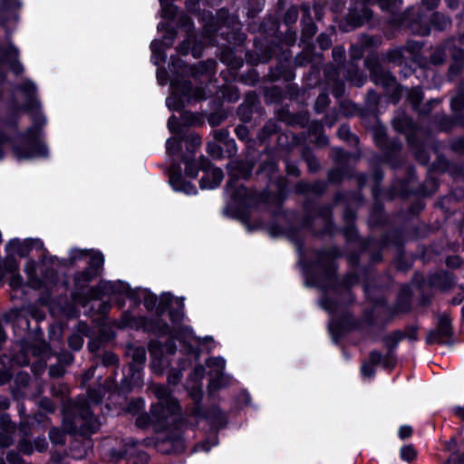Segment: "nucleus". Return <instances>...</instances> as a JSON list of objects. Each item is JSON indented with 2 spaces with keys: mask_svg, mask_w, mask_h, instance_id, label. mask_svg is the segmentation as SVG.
I'll return each mask as SVG.
<instances>
[{
  "mask_svg": "<svg viewBox=\"0 0 464 464\" xmlns=\"http://www.w3.org/2000/svg\"><path fill=\"white\" fill-rule=\"evenodd\" d=\"M152 391L159 401L151 407L150 420L160 428H165L169 423L176 420L180 411L179 405L168 388L155 385Z\"/></svg>",
  "mask_w": 464,
  "mask_h": 464,
  "instance_id": "obj_1",
  "label": "nucleus"
},
{
  "mask_svg": "<svg viewBox=\"0 0 464 464\" xmlns=\"http://www.w3.org/2000/svg\"><path fill=\"white\" fill-rule=\"evenodd\" d=\"M37 134V128H30L23 136V144L14 146L13 152L18 160H32L47 155V148L38 140Z\"/></svg>",
  "mask_w": 464,
  "mask_h": 464,
  "instance_id": "obj_2",
  "label": "nucleus"
},
{
  "mask_svg": "<svg viewBox=\"0 0 464 464\" xmlns=\"http://www.w3.org/2000/svg\"><path fill=\"white\" fill-rule=\"evenodd\" d=\"M72 426L75 430L79 429L82 434L92 433L99 429L100 424L90 411L88 402L82 401L77 404Z\"/></svg>",
  "mask_w": 464,
  "mask_h": 464,
  "instance_id": "obj_3",
  "label": "nucleus"
},
{
  "mask_svg": "<svg viewBox=\"0 0 464 464\" xmlns=\"http://www.w3.org/2000/svg\"><path fill=\"white\" fill-rule=\"evenodd\" d=\"M372 78L376 84H380L387 91L393 102L399 100L401 89L397 84L396 79L389 72L382 68H376L372 73Z\"/></svg>",
  "mask_w": 464,
  "mask_h": 464,
  "instance_id": "obj_4",
  "label": "nucleus"
},
{
  "mask_svg": "<svg viewBox=\"0 0 464 464\" xmlns=\"http://www.w3.org/2000/svg\"><path fill=\"white\" fill-rule=\"evenodd\" d=\"M372 12L365 5V0H356L355 6L347 14L348 25L355 28L363 24L372 17Z\"/></svg>",
  "mask_w": 464,
  "mask_h": 464,
  "instance_id": "obj_5",
  "label": "nucleus"
},
{
  "mask_svg": "<svg viewBox=\"0 0 464 464\" xmlns=\"http://www.w3.org/2000/svg\"><path fill=\"white\" fill-rule=\"evenodd\" d=\"M205 172V176L200 179V187L203 189L216 188L221 183L224 178L222 170L218 168L210 169L208 168Z\"/></svg>",
  "mask_w": 464,
  "mask_h": 464,
  "instance_id": "obj_6",
  "label": "nucleus"
},
{
  "mask_svg": "<svg viewBox=\"0 0 464 464\" xmlns=\"http://www.w3.org/2000/svg\"><path fill=\"white\" fill-rule=\"evenodd\" d=\"M205 375L203 366H196L188 381V387L191 390L192 396L196 399L199 397L201 392V381Z\"/></svg>",
  "mask_w": 464,
  "mask_h": 464,
  "instance_id": "obj_7",
  "label": "nucleus"
},
{
  "mask_svg": "<svg viewBox=\"0 0 464 464\" xmlns=\"http://www.w3.org/2000/svg\"><path fill=\"white\" fill-rule=\"evenodd\" d=\"M207 364L210 368V374L212 375L210 386L217 389L221 384L218 383L215 379H220L223 376L226 365L225 360L222 358H211L208 361Z\"/></svg>",
  "mask_w": 464,
  "mask_h": 464,
  "instance_id": "obj_8",
  "label": "nucleus"
},
{
  "mask_svg": "<svg viewBox=\"0 0 464 464\" xmlns=\"http://www.w3.org/2000/svg\"><path fill=\"white\" fill-rule=\"evenodd\" d=\"M451 334L450 320L447 315H442L440 318L438 332L430 334L428 337L429 343L442 342V337H448Z\"/></svg>",
  "mask_w": 464,
  "mask_h": 464,
  "instance_id": "obj_9",
  "label": "nucleus"
},
{
  "mask_svg": "<svg viewBox=\"0 0 464 464\" xmlns=\"http://www.w3.org/2000/svg\"><path fill=\"white\" fill-rule=\"evenodd\" d=\"M169 182L173 188L177 191H183L188 195L195 194L197 188L189 182L183 180L180 175L172 173L169 177Z\"/></svg>",
  "mask_w": 464,
  "mask_h": 464,
  "instance_id": "obj_10",
  "label": "nucleus"
},
{
  "mask_svg": "<svg viewBox=\"0 0 464 464\" xmlns=\"http://www.w3.org/2000/svg\"><path fill=\"white\" fill-rule=\"evenodd\" d=\"M210 163L205 158H200L198 162H187L185 172L190 178H196L198 175V168H200L204 171L209 168Z\"/></svg>",
  "mask_w": 464,
  "mask_h": 464,
  "instance_id": "obj_11",
  "label": "nucleus"
},
{
  "mask_svg": "<svg viewBox=\"0 0 464 464\" xmlns=\"http://www.w3.org/2000/svg\"><path fill=\"white\" fill-rule=\"evenodd\" d=\"M453 58L457 61L450 67V74L456 76L462 69V61L464 60V51L456 49L452 53Z\"/></svg>",
  "mask_w": 464,
  "mask_h": 464,
  "instance_id": "obj_12",
  "label": "nucleus"
},
{
  "mask_svg": "<svg viewBox=\"0 0 464 464\" xmlns=\"http://www.w3.org/2000/svg\"><path fill=\"white\" fill-rule=\"evenodd\" d=\"M150 353L153 356L152 362H151V368L153 371L157 373H161L163 372L164 368H167L169 365V362L165 358H159L157 356V351L152 348L150 350Z\"/></svg>",
  "mask_w": 464,
  "mask_h": 464,
  "instance_id": "obj_13",
  "label": "nucleus"
},
{
  "mask_svg": "<svg viewBox=\"0 0 464 464\" xmlns=\"http://www.w3.org/2000/svg\"><path fill=\"white\" fill-rule=\"evenodd\" d=\"M130 353L132 361L137 365H141L145 362L146 351L143 347H141V346L133 347L130 350Z\"/></svg>",
  "mask_w": 464,
  "mask_h": 464,
  "instance_id": "obj_14",
  "label": "nucleus"
},
{
  "mask_svg": "<svg viewBox=\"0 0 464 464\" xmlns=\"http://www.w3.org/2000/svg\"><path fill=\"white\" fill-rule=\"evenodd\" d=\"M167 152L169 154H176L181 150V142L177 138H170L166 143Z\"/></svg>",
  "mask_w": 464,
  "mask_h": 464,
  "instance_id": "obj_15",
  "label": "nucleus"
},
{
  "mask_svg": "<svg viewBox=\"0 0 464 464\" xmlns=\"http://www.w3.org/2000/svg\"><path fill=\"white\" fill-rule=\"evenodd\" d=\"M408 99L412 104L413 108L417 109L419 103L420 102L422 99V92L420 89H412L410 91Z\"/></svg>",
  "mask_w": 464,
  "mask_h": 464,
  "instance_id": "obj_16",
  "label": "nucleus"
},
{
  "mask_svg": "<svg viewBox=\"0 0 464 464\" xmlns=\"http://www.w3.org/2000/svg\"><path fill=\"white\" fill-rule=\"evenodd\" d=\"M104 263V258L102 254H94L90 260V267L93 269L95 272L100 269Z\"/></svg>",
  "mask_w": 464,
  "mask_h": 464,
  "instance_id": "obj_17",
  "label": "nucleus"
},
{
  "mask_svg": "<svg viewBox=\"0 0 464 464\" xmlns=\"http://www.w3.org/2000/svg\"><path fill=\"white\" fill-rule=\"evenodd\" d=\"M69 345L72 349L80 350L83 344V339L78 334H72L68 340Z\"/></svg>",
  "mask_w": 464,
  "mask_h": 464,
  "instance_id": "obj_18",
  "label": "nucleus"
},
{
  "mask_svg": "<svg viewBox=\"0 0 464 464\" xmlns=\"http://www.w3.org/2000/svg\"><path fill=\"white\" fill-rule=\"evenodd\" d=\"M401 456L403 459L411 461L415 458L416 452L412 447L404 446L401 450Z\"/></svg>",
  "mask_w": 464,
  "mask_h": 464,
  "instance_id": "obj_19",
  "label": "nucleus"
},
{
  "mask_svg": "<svg viewBox=\"0 0 464 464\" xmlns=\"http://www.w3.org/2000/svg\"><path fill=\"white\" fill-rule=\"evenodd\" d=\"M0 427L4 431H8V432L14 431V426L12 424L10 418L7 415L1 416Z\"/></svg>",
  "mask_w": 464,
  "mask_h": 464,
  "instance_id": "obj_20",
  "label": "nucleus"
},
{
  "mask_svg": "<svg viewBox=\"0 0 464 464\" xmlns=\"http://www.w3.org/2000/svg\"><path fill=\"white\" fill-rule=\"evenodd\" d=\"M208 152L214 158H220L222 155V149L216 142H208Z\"/></svg>",
  "mask_w": 464,
  "mask_h": 464,
  "instance_id": "obj_21",
  "label": "nucleus"
},
{
  "mask_svg": "<svg viewBox=\"0 0 464 464\" xmlns=\"http://www.w3.org/2000/svg\"><path fill=\"white\" fill-rule=\"evenodd\" d=\"M379 6L382 9L389 10L397 7L398 3H401V0H376Z\"/></svg>",
  "mask_w": 464,
  "mask_h": 464,
  "instance_id": "obj_22",
  "label": "nucleus"
},
{
  "mask_svg": "<svg viewBox=\"0 0 464 464\" xmlns=\"http://www.w3.org/2000/svg\"><path fill=\"white\" fill-rule=\"evenodd\" d=\"M451 107L454 111H459L464 107V93H459L451 100Z\"/></svg>",
  "mask_w": 464,
  "mask_h": 464,
  "instance_id": "obj_23",
  "label": "nucleus"
},
{
  "mask_svg": "<svg viewBox=\"0 0 464 464\" xmlns=\"http://www.w3.org/2000/svg\"><path fill=\"white\" fill-rule=\"evenodd\" d=\"M14 432H8L5 431V433L0 434V446L1 447H8L13 444L14 439L13 434Z\"/></svg>",
  "mask_w": 464,
  "mask_h": 464,
  "instance_id": "obj_24",
  "label": "nucleus"
},
{
  "mask_svg": "<svg viewBox=\"0 0 464 464\" xmlns=\"http://www.w3.org/2000/svg\"><path fill=\"white\" fill-rule=\"evenodd\" d=\"M387 57L391 62L401 63L402 51L401 49L392 50L388 53Z\"/></svg>",
  "mask_w": 464,
  "mask_h": 464,
  "instance_id": "obj_25",
  "label": "nucleus"
},
{
  "mask_svg": "<svg viewBox=\"0 0 464 464\" xmlns=\"http://www.w3.org/2000/svg\"><path fill=\"white\" fill-rule=\"evenodd\" d=\"M446 53L441 50L435 51L431 55V62L435 64L442 63L446 59Z\"/></svg>",
  "mask_w": 464,
  "mask_h": 464,
  "instance_id": "obj_26",
  "label": "nucleus"
},
{
  "mask_svg": "<svg viewBox=\"0 0 464 464\" xmlns=\"http://www.w3.org/2000/svg\"><path fill=\"white\" fill-rule=\"evenodd\" d=\"M434 22L438 21V26L440 30L445 29L449 24V20L441 14H435L433 17Z\"/></svg>",
  "mask_w": 464,
  "mask_h": 464,
  "instance_id": "obj_27",
  "label": "nucleus"
},
{
  "mask_svg": "<svg viewBox=\"0 0 464 464\" xmlns=\"http://www.w3.org/2000/svg\"><path fill=\"white\" fill-rule=\"evenodd\" d=\"M297 10L295 7H292L287 10L285 15V20L286 23H294L297 19Z\"/></svg>",
  "mask_w": 464,
  "mask_h": 464,
  "instance_id": "obj_28",
  "label": "nucleus"
},
{
  "mask_svg": "<svg viewBox=\"0 0 464 464\" xmlns=\"http://www.w3.org/2000/svg\"><path fill=\"white\" fill-rule=\"evenodd\" d=\"M338 136L344 140H348L352 138V133L347 126H341L338 130Z\"/></svg>",
  "mask_w": 464,
  "mask_h": 464,
  "instance_id": "obj_29",
  "label": "nucleus"
},
{
  "mask_svg": "<svg viewBox=\"0 0 464 464\" xmlns=\"http://www.w3.org/2000/svg\"><path fill=\"white\" fill-rule=\"evenodd\" d=\"M333 57L337 63H342L344 57V49L341 46H337L333 50Z\"/></svg>",
  "mask_w": 464,
  "mask_h": 464,
  "instance_id": "obj_30",
  "label": "nucleus"
},
{
  "mask_svg": "<svg viewBox=\"0 0 464 464\" xmlns=\"http://www.w3.org/2000/svg\"><path fill=\"white\" fill-rule=\"evenodd\" d=\"M64 372L63 367L60 365H52L49 369V374L52 377H59L62 376Z\"/></svg>",
  "mask_w": 464,
  "mask_h": 464,
  "instance_id": "obj_31",
  "label": "nucleus"
},
{
  "mask_svg": "<svg viewBox=\"0 0 464 464\" xmlns=\"http://www.w3.org/2000/svg\"><path fill=\"white\" fill-rule=\"evenodd\" d=\"M40 406L42 409L45 410L47 412H53L55 410L54 404L48 399L41 400Z\"/></svg>",
  "mask_w": 464,
  "mask_h": 464,
  "instance_id": "obj_32",
  "label": "nucleus"
},
{
  "mask_svg": "<svg viewBox=\"0 0 464 464\" xmlns=\"http://www.w3.org/2000/svg\"><path fill=\"white\" fill-rule=\"evenodd\" d=\"M412 433V429L411 426H401L399 430V436L401 439L404 440L409 438Z\"/></svg>",
  "mask_w": 464,
  "mask_h": 464,
  "instance_id": "obj_33",
  "label": "nucleus"
},
{
  "mask_svg": "<svg viewBox=\"0 0 464 464\" xmlns=\"http://www.w3.org/2000/svg\"><path fill=\"white\" fill-rule=\"evenodd\" d=\"M118 361L117 357L111 353H105L102 357L104 364H114Z\"/></svg>",
  "mask_w": 464,
  "mask_h": 464,
  "instance_id": "obj_34",
  "label": "nucleus"
},
{
  "mask_svg": "<svg viewBox=\"0 0 464 464\" xmlns=\"http://www.w3.org/2000/svg\"><path fill=\"white\" fill-rule=\"evenodd\" d=\"M440 0H421V6L427 10H433L438 6Z\"/></svg>",
  "mask_w": 464,
  "mask_h": 464,
  "instance_id": "obj_35",
  "label": "nucleus"
},
{
  "mask_svg": "<svg viewBox=\"0 0 464 464\" xmlns=\"http://www.w3.org/2000/svg\"><path fill=\"white\" fill-rule=\"evenodd\" d=\"M6 459L10 464H20L21 459L19 454L10 451L6 456Z\"/></svg>",
  "mask_w": 464,
  "mask_h": 464,
  "instance_id": "obj_36",
  "label": "nucleus"
},
{
  "mask_svg": "<svg viewBox=\"0 0 464 464\" xmlns=\"http://www.w3.org/2000/svg\"><path fill=\"white\" fill-rule=\"evenodd\" d=\"M382 362V356L378 352H372L370 354V363L372 365Z\"/></svg>",
  "mask_w": 464,
  "mask_h": 464,
  "instance_id": "obj_37",
  "label": "nucleus"
},
{
  "mask_svg": "<svg viewBox=\"0 0 464 464\" xmlns=\"http://www.w3.org/2000/svg\"><path fill=\"white\" fill-rule=\"evenodd\" d=\"M392 123L396 130L403 131L405 125L408 124V120L406 118H403L401 121L399 119H395L393 120Z\"/></svg>",
  "mask_w": 464,
  "mask_h": 464,
  "instance_id": "obj_38",
  "label": "nucleus"
},
{
  "mask_svg": "<svg viewBox=\"0 0 464 464\" xmlns=\"http://www.w3.org/2000/svg\"><path fill=\"white\" fill-rule=\"evenodd\" d=\"M19 449L21 451H23L25 454H31L33 452L32 445L26 440H22L20 442Z\"/></svg>",
  "mask_w": 464,
  "mask_h": 464,
  "instance_id": "obj_39",
  "label": "nucleus"
},
{
  "mask_svg": "<svg viewBox=\"0 0 464 464\" xmlns=\"http://www.w3.org/2000/svg\"><path fill=\"white\" fill-rule=\"evenodd\" d=\"M362 372L365 376H372L374 372L373 365L371 363H363L362 366Z\"/></svg>",
  "mask_w": 464,
  "mask_h": 464,
  "instance_id": "obj_40",
  "label": "nucleus"
},
{
  "mask_svg": "<svg viewBox=\"0 0 464 464\" xmlns=\"http://www.w3.org/2000/svg\"><path fill=\"white\" fill-rule=\"evenodd\" d=\"M303 34L311 37L315 34V27L314 24H309L305 26L303 30Z\"/></svg>",
  "mask_w": 464,
  "mask_h": 464,
  "instance_id": "obj_41",
  "label": "nucleus"
},
{
  "mask_svg": "<svg viewBox=\"0 0 464 464\" xmlns=\"http://www.w3.org/2000/svg\"><path fill=\"white\" fill-rule=\"evenodd\" d=\"M328 102V97L325 94H321L318 96L315 106L318 108L319 105L323 107L326 105Z\"/></svg>",
  "mask_w": 464,
  "mask_h": 464,
  "instance_id": "obj_42",
  "label": "nucleus"
},
{
  "mask_svg": "<svg viewBox=\"0 0 464 464\" xmlns=\"http://www.w3.org/2000/svg\"><path fill=\"white\" fill-rule=\"evenodd\" d=\"M35 447L39 451H43L46 449L47 444L45 440H35Z\"/></svg>",
  "mask_w": 464,
  "mask_h": 464,
  "instance_id": "obj_43",
  "label": "nucleus"
},
{
  "mask_svg": "<svg viewBox=\"0 0 464 464\" xmlns=\"http://www.w3.org/2000/svg\"><path fill=\"white\" fill-rule=\"evenodd\" d=\"M22 284V277L20 276H14L11 279L10 285L13 287H18Z\"/></svg>",
  "mask_w": 464,
  "mask_h": 464,
  "instance_id": "obj_44",
  "label": "nucleus"
},
{
  "mask_svg": "<svg viewBox=\"0 0 464 464\" xmlns=\"http://www.w3.org/2000/svg\"><path fill=\"white\" fill-rule=\"evenodd\" d=\"M168 126L170 131H177V120L175 117H171L168 121Z\"/></svg>",
  "mask_w": 464,
  "mask_h": 464,
  "instance_id": "obj_45",
  "label": "nucleus"
},
{
  "mask_svg": "<svg viewBox=\"0 0 464 464\" xmlns=\"http://www.w3.org/2000/svg\"><path fill=\"white\" fill-rule=\"evenodd\" d=\"M11 376L6 372H0V384H5L10 380Z\"/></svg>",
  "mask_w": 464,
  "mask_h": 464,
  "instance_id": "obj_46",
  "label": "nucleus"
},
{
  "mask_svg": "<svg viewBox=\"0 0 464 464\" xmlns=\"http://www.w3.org/2000/svg\"><path fill=\"white\" fill-rule=\"evenodd\" d=\"M89 398L92 401V402L97 404L101 401V396L93 392H91L89 393Z\"/></svg>",
  "mask_w": 464,
  "mask_h": 464,
  "instance_id": "obj_47",
  "label": "nucleus"
},
{
  "mask_svg": "<svg viewBox=\"0 0 464 464\" xmlns=\"http://www.w3.org/2000/svg\"><path fill=\"white\" fill-rule=\"evenodd\" d=\"M181 375L179 372L173 373L171 376H169V382L172 383H177L179 382Z\"/></svg>",
  "mask_w": 464,
  "mask_h": 464,
  "instance_id": "obj_48",
  "label": "nucleus"
},
{
  "mask_svg": "<svg viewBox=\"0 0 464 464\" xmlns=\"http://www.w3.org/2000/svg\"><path fill=\"white\" fill-rule=\"evenodd\" d=\"M318 39L321 42L322 48H326L329 46L330 42L326 37L320 35Z\"/></svg>",
  "mask_w": 464,
  "mask_h": 464,
  "instance_id": "obj_49",
  "label": "nucleus"
},
{
  "mask_svg": "<svg viewBox=\"0 0 464 464\" xmlns=\"http://www.w3.org/2000/svg\"><path fill=\"white\" fill-rule=\"evenodd\" d=\"M188 139H190L192 144L196 147L199 146L201 143L200 139L198 136L190 135Z\"/></svg>",
  "mask_w": 464,
  "mask_h": 464,
  "instance_id": "obj_50",
  "label": "nucleus"
},
{
  "mask_svg": "<svg viewBox=\"0 0 464 464\" xmlns=\"http://www.w3.org/2000/svg\"><path fill=\"white\" fill-rule=\"evenodd\" d=\"M0 406L3 409L9 407V401L6 398H0Z\"/></svg>",
  "mask_w": 464,
  "mask_h": 464,
  "instance_id": "obj_51",
  "label": "nucleus"
},
{
  "mask_svg": "<svg viewBox=\"0 0 464 464\" xmlns=\"http://www.w3.org/2000/svg\"><path fill=\"white\" fill-rule=\"evenodd\" d=\"M6 140H6L5 136L2 132H0V144L5 143ZM3 155H4L3 151L0 149V160L3 158Z\"/></svg>",
  "mask_w": 464,
  "mask_h": 464,
  "instance_id": "obj_52",
  "label": "nucleus"
},
{
  "mask_svg": "<svg viewBox=\"0 0 464 464\" xmlns=\"http://www.w3.org/2000/svg\"><path fill=\"white\" fill-rule=\"evenodd\" d=\"M287 171L293 175H298V170L295 166H287Z\"/></svg>",
  "mask_w": 464,
  "mask_h": 464,
  "instance_id": "obj_53",
  "label": "nucleus"
},
{
  "mask_svg": "<svg viewBox=\"0 0 464 464\" xmlns=\"http://www.w3.org/2000/svg\"><path fill=\"white\" fill-rule=\"evenodd\" d=\"M216 137L220 140H223L226 137H227V132L226 131H219V132H217L216 133Z\"/></svg>",
  "mask_w": 464,
  "mask_h": 464,
  "instance_id": "obj_54",
  "label": "nucleus"
},
{
  "mask_svg": "<svg viewBox=\"0 0 464 464\" xmlns=\"http://www.w3.org/2000/svg\"><path fill=\"white\" fill-rule=\"evenodd\" d=\"M382 365L384 367H387V368L391 367L392 364V362H391L390 358H385V359L382 358Z\"/></svg>",
  "mask_w": 464,
  "mask_h": 464,
  "instance_id": "obj_55",
  "label": "nucleus"
},
{
  "mask_svg": "<svg viewBox=\"0 0 464 464\" xmlns=\"http://www.w3.org/2000/svg\"><path fill=\"white\" fill-rule=\"evenodd\" d=\"M448 265H450V266H458L459 265L458 258L454 257V258L449 259L448 260Z\"/></svg>",
  "mask_w": 464,
  "mask_h": 464,
  "instance_id": "obj_56",
  "label": "nucleus"
},
{
  "mask_svg": "<svg viewBox=\"0 0 464 464\" xmlns=\"http://www.w3.org/2000/svg\"><path fill=\"white\" fill-rule=\"evenodd\" d=\"M456 413L462 419H464V408H457Z\"/></svg>",
  "mask_w": 464,
  "mask_h": 464,
  "instance_id": "obj_57",
  "label": "nucleus"
},
{
  "mask_svg": "<svg viewBox=\"0 0 464 464\" xmlns=\"http://www.w3.org/2000/svg\"><path fill=\"white\" fill-rule=\"evenodd\" d=\"M82 276H83V277H84V280H85V281H89V280H91V278H92L94 275L90 276L89 272H84Z\"/></svg>",
  "mask_w": 464,
  "mask_h": 464,
  "instance_id": "obj_58",
  "label": "nucleus"
},
{
  "mask_svg": "<svg viewBox=\"0 0 464 464\" xmlns=\"http://www.w3.org/2000/svg\"><path fill=\"white\" fill-rule=\"evenodd\" d=\"M158 80H159L160 83L162 85L166 83V78L160 74H158Z\"/></svg>",
  "mask_w": 464,
  "mask_h": 464,
  "instance_id": "obj_59",
  "label": "nucleus"
},
{
  "mask_svg": "<svg viewBox=\"0 0 464 464\" xmlns=\"http://www.w3.org/2000/svg\"><path fill=\"white\" fill-rule=\"evenodd\" d=\"M307 162H308L309 168H310L311 169H314L313 160L309 159V160H307Z\"/></svg>",
  "mask_w": 464,
  "mask_h": 464,
  "instance_id": "obj_60",
  "label": "nucleus"
},
{
  "mask_svg": "<svg viewBox=\"0 0 464 464\" xmlns=\"http://www.w3.org/2000/svg\"><path fill=\"white\" fill-rule=\"evenodd\" d=\"M147 459H148L147 455H146V454H142V455H141V461L146 462V461H147Z\"/></svg>",
  "mask_w": 464,
  "mask_h": 464,
  "instance_id": "obj_61",
  "label": "nucleus"
},
{
  "mask_svg": "<svg viewBox=\"0 0 464 464\" xmlns=\"http://www.w3.org/2000/svg\"><path fill=\"white\" fill-rule=\"evenodd\" d=\"M250 171H251V169H248L246 172L242 173V174H241V176H242L243 178H246V177L249 175V172H250Z\"/></svg>",
  "mask_w": 464,
  "mask_h": 464,
  "instance_id": "obj_62",
  "label": "nucleus"
},
{
  "mask_svg": "<svg viewBox=\"0 0 464 464\" xmlns=\"http://www.w3.org/2000/svg\"><path fill=\"white\" fill-rule=\"evenodd\" d=\"M343 92L342 88H339L336 92H335V95L338 96L339 94H341Z\"/></svg>",
  "mask_w": 464,
  "mask_h": 464,
  "instance_id": "obj_63",
  "label": "nucleus"
},
{
  "mask_svg": "<svg viewBox=\"0 0 464 464\" xmlns=\"http://www.w3.org/2000/svg\"><path fill=\"white\" fill-rule=\"evenodd\" d=\"M136 403L139 405V407H142L143 406V401H139Z\"/></svg>",
  "mask_w": 464,
  "mask_h": 464,
  "instance_id": "obj_64",
  "label": "nucleus"
}]
</instances>
